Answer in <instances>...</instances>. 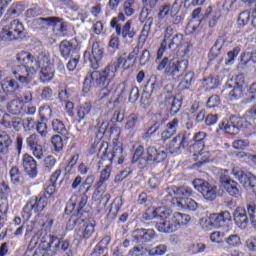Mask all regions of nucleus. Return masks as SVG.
Returning <instances> with one entry per match:
<instances>
[{"mask_svg":"<svg viewBox=\"0 0 256 256\" xmlns=\"http://www.w3.org/2000/svg\"><path fill=\"white\" fill-rule=\"evenodd\" d=\"M139 55V46H135L126 57L125 54L118 56V58L108 64L105 69L97 70L101 67V61L105 56V50L99 45L98 41L92 43L91 51H84V62L89 63L91 69L94 71L88 72L83 81V93H89L93 87H103L107 83V79H115L117 71L122 65L124 71L135 67L137 63V56Z\"/></svg>","mask_w":256,"mask_h":256,"instance_id":"nucleus-1","label":"nucleus"},{"mask_svg":"<svg viewBox=\"0 0 256 256\" xmlns=\"http://www.w3.org/2000/svg\"><path fill=\"white\" fill-rule=\"evenodd\" d=\"M183 39V33L175 32L172 26H167L164 30V37L160 43V47L156 53V61H163V55L167 49L181 47L183 45Z\"/></svg>","mask_w":256,"mask_h":256,"instance_id":"nucleus-2","label":"nucleus"},{"mask_svg":"<svg viewBox=\"0 0 256 256\" xmlns=\"http://www.w3.org/2000/svg\"><path fill=\"white\" fill-rule=\"evenodd\" d=\"M98 157L100 161L98 162L99 167L103 165V161H117L118 165H123L125 162V152L123 151V144H114L113 148H109V143L103 141L99 147Z\"/></svg>","mask_w":256,"mask_h":256,"instance_id":"nucleus-3","label":"nucleus"},{"mask_svg":"<svg viewBox=\"0 0 256 256\" xmlns=\"http://www.w3.org/2000/svg\"><path fill=\"white\" fill-rule=\"evenodd\" d=\"M189 60H179L177 58L164 57L157 64V71H164L165 77H178L183 71H187Z\"/></svg>","mask_w":256,"mask_h":256,"instance_id":"nucleus-4","label":"nucleus"},{"mask_svg":"<svg viewBox=\"0 0 256 256\" xmlns=\"http://www.w3.org/2000/svg\"><path fill=\"white\" fill-rule=\"evenodd\" d=\"M171 217H173V211L169 208H148L143 214V219L151 221L152 219H161L162 222L156 224V228L160 233H167L165 227L171 225Z\"/></svg>","mask_w":256,"mask_h":256,"instance_id":"nucleus-5","label":"nucleus"},{"mask_svg":"<svg viewBox=\"0 0 256 256\" xmlns=\"http://www.w3.org/2000/svg\"><path fill=\"white\" fill-rule=\"evenodd\" d=\"M25 26L19 20H12L9 24L3 26L0 31V41L11 43V41H21L25 39Z\"/></svg>","mask_w":256,"mask_h":256,"instance_id":"nucleus-6","label":"nucleus"},{"mask_svg":"<svg viewBox=\"0 0 256 256\" xmlns=\"http://www.w3.org/2000/svg\"><path fill=\"white\" fill-rule=\"evenodd\" d=\"M89 201L87 192L79 191L78 194H73L70 200L67 202L64 213L66 215H72L71 217H82L83 209Z\"/></svg>","mask_w":256,"mask_h":256,"instance_id":"nucleus-7","label":"nucleus"},{"mask_svg":"<svg viewBox=\"0 0 256 256\" xmlns=\"http://www.w3.org/2000/svg\"><path fill=\"white\" fill-rule=\"evenodd\" d=\"M83 223V226L81 229H79L80 233V239L87 241V239H91L93 236V233H95V225L93 223L89 222V219L83 218V216L80 217H70V219L67 222V229L71 231L74 229L75 226L81 225Z\"/></svg>","mask_w":256,"mask_h":256,"instance_id":"nucleus-8","label":"nucleus"},{"mask_svg":"<svg viewBox=\"0 0 256 256\" xmlns=\"http://www.w3.org/2000/svg\"><path fill=\"white\" fill-rule=\"evenodd\" d=\"M57 244L55 240L45 234H41L38 242V248L34 251L33 256H55Z\"/></svg>","mask_w":256,"mask_h":256,"instance_id":"nucleus-9","label":"nucleus"},{"mask_svg":"<svg viewBox=\"0 0 256 256\" xmlns=\"http://www.w3.org/2000/svg\"><path fill=\"white\" fill-rule=\"evenodd\" d=\"M220 184L222 185L224 191H226L229 197H232V199L239 200L241 197H243V188L239 182L231 179L230 176L221 175Z\"/></svg>","mask_w":256,"mask_h":256,"instance_id":"nucleus-10","label":"nucleus"},{"mask_svg":"<svg viewBox=\"0 0 256 256\" xmlns=\"http://www.w3.org/2000/svg\"><path fill=\"white\" fill-rule=\"evenodd\" d=\"M167 159V152L165 150H157L155 146H150L146 149L144 158L141 159L139 169H145L149 161L153 163H163Z\"/></svg>","mask_w":256,"mask_h":256,"instance_id":"nucleus-11","label":"nucleus"},{"mask_svg":"<svg viewBox=\"0 0 256 256\" xmlns=\"http://www.w3.org/2000/svg\"><path fill=\"white\" fill-rule=\"evenodd\" d=\"M189 137L191 133L187 131L179 132L170 142L168 151L172 155L179 153L183 149H189Z\"/></svg>","mask_w":256,"mask_h":256,"instance_id":"nucleus-12","label":"nucleus"},{"mask_svg":"<svg viewBox=\"0 0 256 256\" xmlns=\"http://www.w3.org/2000/svg\"><path fill=\"white\" fill-rule=\"evenodd\" d=\"M192 185L196 191L201 193L207 201H213L217 197V188L212 186L207 181L201 179H194Z\"/></svg>","mask_w":256,"mask_h":256,"instance_id":"nucleus-13","label":"nucleus"},{"mask_svg":"<svg viewBox=\"0 0 256 256\" xmlns=\"http://www.w3.org/2000/svg\"><path fill=\"white\" fill-rule=\"evenodd\" d=\"M132 23L131 20H128L123 27H121V24L117 23V18L113 17L110 21V27L115 29L117 37H122V39H133V37L137 35V32L131 29Z\"/></svg>","mask_w":256,"mask_h":256,"instance_id":"nucleus-14","label":"nucleus"},{"mask_svg":"<svg viewBox=\"0 0 256 256\" xmlns=\"http://www.w3.org/2000/svg\"><path fill=\"white\" fill-rule=\"evenodd\" d=\"M231 213L229 211H222L220 213H213L210 215L209 219L206 220V229H211L215 227H225L229 221H231Z\"/></svg>","mask_w":256,"mask_h":256,"instance_id":"nucleus-15","label":"nucleus"},{"mask_svg":"<svg viewBox=\"0 0 256 256\" xmlns=\"http://www.w3.org/2000/svg\"><path fill=\"white\" fill-rule=\"evenodd\" d=\"M26 147L37 159L45 157V146L41 144V139L37 134H31L26 138Z\"/></svg>","mask_w":256,"mask_h":256,"instance_id":"nucleus-16","label":"nucleus"},{"mask_svg":"<svg viewBox=\"0 0 256 256\" xmlns=\"http://www.w3.org/2000/svg\"><path fill=\"white\" fill-rule=\"evenodd\" d=\"M243 85H245V77H243V75L236 76L234 85L226 84L225 89H231L228 93L230 101H238V99L243 97Z\"/></svg>","mask_w":256,"mask_h":256,"instance_id":"nucleus-17","label":"nucleus"},{"mask_svg":"<svg viewBox=\"0 0 256 256\" xmlns=\"http://www.w3.org/2000/svg\"><path fill=\"white\" fill-rule=\"evenodd\" d=\"M170 219V224H168L167 227H164V231H167V233H175L178 227H181V225H187V223L191 221V216L181 212H174Z\"/></svg>","mask_w":256,"mask_h":256,"instance_id":"nucleus-18","label":"nucleus"},{"mask_svg":"<svg viewBox=\"0 0 256 256\" xmlns=\"http://www.w3.org/2000/svg\"><path fill=\"white\" fill-rule=\"evenodd\" d=\"M40 231H41V226L39 224V220L31 221L26 226V235H31V233H36L30 240V243L28 244L26 253H31V251H33V249H35V247H37V244H39Z\"/></svg>","mask_w":256,"mask_h":256,"instance_id":"nucleus-19","label":"nucleus"},{"mask_svg":"<svg viewBox=\"0 0 256 256\" xmlns=\"http://www.w3.org/2000/svg\"><path fill=\"white\" fill-rule=\"evenodd\" d=\"M22 167L27 173V175L30 177V179H35L38 175V170H37V160L31 156L29 153H25L22 156Z\"/></svg>","mask_w":256,"mask_h":256,"instance_id":"nucleus-20","label":"nucleus"},{"mask_svg":"<svg viewBox=\"0 0 256 256\" xmlns=\"http://www.w3.org/2000/svg\"><path fill=\"white\" fill-rule=\"evenodd\" d=\"M156 235L155 230L151 228H138L133 231L132 238L135 243H149L152 239H155Z\"/></svg>","mask_w":256,"mask_h":256,"instance_id":"nucleus-21","label":"nucleus"},{"mask_svg":"<svg viewBox=\"0 0 256 256\" xmlns=\"http://www.w3.org/2000/svg\"><path fill=\"white\" fill-rule=\"evenodd\" d=\"M207 141V133L203 131L196 132L192 139L188 137V149L189 151H201L205 149V143Z\"/></svg>","mask_w":256,"mask_h":256,"instance_id":"nucleus-22","label":"nucleus"},{"mask_svg":"<svg viewBox=\"0 0 256 256\" xmlns=\"http://www.w3.org/2000/svg\"><path fill=\"white\" fill-rule=\"evenodd\" d=\"M44 235L53 239L55 244L57 245L55 255H57L58 251H62V253H64V256L74 255L73 249L71 247V242L69 240L59 239V237L49 233H45Z\"/></svg>","mask_w":256,"mask_h":256,"instance_id":"nucleus-23","label":"nucleus"},{"mask_svg":"<svg viewBox=\"0 0 256 256\" xmlns=\"http://www.w3.org/2000/svg\"><path fill=\"white\" fill-rule=\"evenodd\" d=\"M161 104L169 110L170 115L175 116L176 113L181 111L183 102L179 98L168 95L164 97V101Z\"/></svg>","mask_w":256,"mask_h":256,"instance_id":"nucleus-24","label":"nucleus"},{"mask_svg":"<svg viewBox=\"0 0 256 256\" xmlns=\"http://www.w3.org/2000/svg\"><path fill=\"white\" fill-rule=\"evenodd\" d=\"M59 49L63 59H69V57H74L75 55H79V51L77 50V45L67 40H64L60 43Z\"/></svg>","mask_w":256,"mask_h":256,"instance_id":"nucleus-25","label":"nucleus"},{"mask_svg":"<svg viewBox=\"0 0 256 256\" xmlns=\"http://www.w3.org/2000/svg\"><path fill=\"white\" fill-rule=\"evenodd\" d=\"M29 202L34 208V213H43V211L47 209V206L51 205L52 203L48 199L44 198L41 194H39L38 196H32L29 199Z\"/></svg>","mask_w":256,"mask_h":256,"instance_id":"nucleus-26","label":"nucleus"},{"mask_svg":"<svg viewBox=\"0 0 256 256\" xmlns=\"http://www.w3.org/2000/svg\"><path fill=\"white\" fill-rule=\"evenodd\" d=\"M93 109V104L91 102H84L76 107V115L74 117V121L76 123H81V121H85L87 115L91 113Z\"/></svg>","mask_w":256,"mask_h":256,"instance_id":"nucleus-27","label":"nucleus"},{"mask_svg":"<svg viewBox=\"0 0 256 256\" xmlns=\"http://www.w3.org/2000/svg\"><path fill=\"white\" fill-rule=\"evenodd\" d=\"M191 153H194L193 157L196 167H203L205 163L212 161L211 152L205 150V148L202 150L191 151Z\"/></svg>","mask_w":256,"mask_h":256,"instance_id":"nucleus-28","label":"nucleus"},{"mask_svg":"<svg viewBox=\"0 0 256 256\" xmlns=\"http://www.w3.org/2000/svg\"><path fill=\"white\" fill-rule=\"evenodd\" d=\"M123 207V196H117L114 198L112 203L110 204V209L107 214V218L113 221L117 219V215L121 213V208Z\"/></svg>","mask_w":256,"mask_h":256,"instance_id":"nucleus-29","label":"nucleus"},{"mask_svg":"<svg viewBox=\"0 0 256 256\" xmlns=\"http://www.w3.org/2000/svg\"><path fill=\"white\" fill-rule=\"evenodd\" d=\"M38 223L40 224L41 231H51L55 225V214L46 213L39 216Z\"/></svg>","mask_w":256,"mask_h":256,"instance_id":"nucleus-30","label":"nucleus"},{"mask_svg":"<svg viewBox=\"0 0 256 256\" xmlns=\"http://www.w3.org/2000/svg\"><path fill=\"white\" fill-rule=\"evenodd\" d=\"M33 63L36 69H47L48 67H51V55L47 52H40L36 58L34 56Z\"/></svg>","mask_w":256,"mask_h":256,"instance_id":"nucleus-31","label":"nucleus"},{"mask_svg":"<svg viewBox=\"0 0 256 256\" xmlns=\"http://www.w3.org/2000/svg\"><path fill=\"white\" fill-rule=\"evenodd\" d=\"M223 45H225V38L223 36H219L208 54L210 61H215V59L221 55V49H223Z\"/></svg>","mask_w":256,"mask_h":256,"instance_id":"nucleus-32","label":"nucleus"},{"mask_svg":"<svg viewBox=\"0 0 256 256\" xmlns=\"http://www.w3.org/2000/svg\"><path fill=\"white\" fill-rule=\"evenodd\" d=\"M133 149V156L131 163H138L141 165V159H145V156H143V153H145V146H143V143L141 142H135L132 146Z\"/></svg>","mask_w":256,"mask_h":256,"instance_id":"nucleus-33","label":"nucleus"},{"mask_svg":"<svg viewBox=\"0 0 256 256\" xmlns=\"http://www.w3.org/2000/svg\"><path fill=\"white\" fill-rule=\"evenodd\" d=\"M13 144L11 137L7 132H0V155L9 153V147Z\"/></svg>","mask_w":256,"mask_h":256,"instance_id":"nucleus-34","label":"nucleus"},{"mask_svg":"<svg viewBox=\"0 0 256 256\" xmlns=\"http://www.w3.org/2000/svg\"><path fill=\"white\" fill-rule=\"evenodd\" d=\"M16 61L23 67H29V63H35V56L27 51H21L16 55Z\"/></svg>","mask_w":256,"mask_h":256,"instance_id":"nucleus-35","label":"nucleus"},{"mask_svg":"<svg viewBox=\"0 0 256 256\" xmlns=\"http://www.w3.org/2000/svg\"><path fill=\"white\" fill-rule=\"evenodd\" d=\"M51 125L54 133L62 135V137L69 135V130H67V126H65V123L61 121L59 118L53 119Z\"/></svg>","mask_w":256,"mask_h":256,"instance_id":"nucleus-36","label":"nucleus"},{"mask_svg":"<svg viewBox=\"0 0 256 256\" xmlns=\"http://www.w3.org/2000/svg\"><path fill=\"white\" fill-rule=\"evenodd\" d=\"M24 104L19 100H12L7 105V110L11 113V115H25V111H23Z\"/></svg>","mask_w":256,"mask_h":256,"instance_id":"nucleus-37","label":"nucleus"},{"mask_svg":"<svg viewBox=\"0 0 256 256\" xmlns=\"http://www.w3.org/2000/svg\"><path fill=\"white\" fill-rule=\"evenodd\" d=\"M55 193H57V185L48 183L44 185V192L40 195L46 198L50 203H54Z\"/></svg>","mask_w":256,"mask_h":256,"instance_id":"nucleus-38","label":"nucleus"},{"mask_svg":"<svg viewBox=\"0 0 256 256\" xmlns=\"http://www.w3.org/2000/svg\"><path fill=\"white\" fill-rule=\"evenodd\" d=\"M111 177V164L106 165V167L100 173V179L96 182V189H101L105 182L109 181Z\"/></svg>","mask_w":256,"mask_h":256,"instance_id":"nucleus-39","label":"nucleus"},{"mask_svg":"<svg viewBox=\"0 0 256 256\" xmlns=\"http://www.w3.org/2000/svg\"><path fill=\"white\" fill-rule=\"evenodd\" d=\"M193 79H195L194 72L186 73L184 79L178 84V90L186 91L187 89H191V83H193Z\"/></svg>","mask_w":256,"mask_h":256,"instance_id":"nucleus-40","label":"nucleus"},{"mask_svg":"<svg viewBox=\"0 0 256 256\" xmlns=\"http://www.w3.org/2000/svg\"><path fill=\"white\" fill-rule=\"evenodd\" d=\"M147 249V256H163L167 253V245L159 244L158 246H149Z\"/></svg>","mask_w":256,"mask_h":256,"instance_id":"nucleus-41","label":"nucleus"},{"mask_svg":"<svg viewBox=\"0 0 256 256\" xmlns=\"http://www.w3.org/2000/svg\"><path fill=\"white\" fill-rule=\"evenodd\" d=\"M202 87L204 91H211L219 87V80L213 76H208L207 78L202 79Z\"/></svg>","mask_w":256,"mask_h":256,"instance_id":"nucleus-42","label":"nucleus"},{"mask_svg":"<svg viewBox=\"0 0 256 256\" xmlns=\"http://www.w3.org/2000/svg\"><path fill=\"white\" fill-rule=\"evenodd\" d=\"M50 143L55 151V153H61L65 147V143L63 142V137L59 134H55L51 137Z\"/></svg>","mask_w":256,"mask_h":256,"instance_id":"nucleus-43","label":"nucleus"},{"mask_svg":"<svg viewBox=\"0 0 256 256\" xmlns=\"http://www.w3.org/2000/svg\"><path fill=\"white\" fill-rule=\"evenodd\" d=\"M38 113L40 121H49L53 117V109H51L49 104L40 106Z\"/></svg>","mask_w":256,"mask_h":256,"instance_id":"nucleus-44","label":"nucleus"},{"mask_svg":"<svg viewBox=\"0 0 256 256\" xmlns=\"http://www.w3.org/2000/svg\"><path fill=\"white\" fill-rule=\"evenodd\" d=\"M23 11H25V5H23V3L21 2H15L7 10L6 15H8L9 17H13V15L19 17V15L23 13Z\"/></svg>","mask_w":256,"mask_h":256,"instance_id":"nucleus-45","label":"nucleus"},{"mask_svg":"<svg viewBox=\"0 0 256 256\" xmlns=\"http://www.w3.org/2000/svg\"><path fill=\"white\" fill-rule=\"evenodd\" d=\"M180 209H188V211H197V202L191 198H182L178 203Z\"/></svg>","mask_w":256,"mask_h":256,"instance_id":"nucleus-46","label":"nucleus"},{"mask_svg":"<svg viewBox=\"0 0 256 256\" xmlns=\"http://www.w3.org/2000/svg\"><path fill=\"white\" fill-rule=\"evenodd\" d=\"M40 73V81H42V83H49V81H53V77H55V72L51 66L40 69Z\"/></svg>","mask_w":256,"mask_h":256,"instance_id":"nucleus-47","label":"nucleus"},{"mask_svg":"<svg viewBox=\"0 0 256 256\" xmlns=\"http://www.w3.org/2000/svg\"><path fill=\"white\" fill-rule=\"evenodd\" d=\"M176 195L179 200L189 199V197H193V189L189 186H180L176 189Z\"/></svg>","mask_w":256,"mask_h":256,"instance_id":"nucleus-48","label":"nucleus"},{"mask_svg":"<svg viewBox=\"0 0 256 256\" xmlns=\"http://www.w3.org/2000/svg\"><path fill=\"white\" fill-rule=\"evenodd\" d=\"M157 89H159L157 77L151 76L144 85V91L153 94L155 91H157Z\"/></svg>","mask_w":256,"mask_h":256,"instance_id":"nucleus-49","label":"nucleus"},{"mask_svg":"<svg viewBox=\"0 0 256 256\" xmlns=\"http://www.w3.org/2000/svg\"><path fill=\"white\" fill-rule=\"evenodd\" d=\"M241 53V46H236L232 50L227 52V57L226 59V65H233L235 63V59L239 56Z\"/></svg>","mask_w":256,"mask_h":256,"instance_id":"nucleus-50","label":"nucleus"},{"mask_svg":"<svg viewBox=\"0 0 256 256\" xmlns=\"http://www.w3.org/2000/svg\"><path fill=\"white\" fill-rule=\"evenodd\" d=\"M10 181L13 185H18V183H21V170H19V167L13 166L10 171Z\"/></svg>","mask_w":256,"mask_h":256,"instance_id":"nucleus-51","label":"nucleus"},{"mask_svg":"<svg viewBox=\"0 0 256 256\" xmlns=\"http://www.w3.org/2000/svg\"><path fill=\"white\" fill-rule=\"evenodd\" d=\"M108 81V82H107ZM111 81H113V79H107L106 80V85L105 87L101 88L98 91V99L99 101H103V99H107L109 97V95H111V89L109 87H111Z\"/></svg>","mask_w":256,"mask_h":256,"instance_id":"nucleus-52","label":"nucleus"},{"mask_svg":"<svg viewBox=\"0 0 256 256\" xmlns=\"http://www.w3.org/2000/svg\"><path fill=\"white\" fill-rule=\"evenodd\" d=\"M33 211H35V208L28 200L22 209V219H24V221H29V219L33 217Z\"/></svg>","mask_w":256,"mask_h":256,"instance_id":"nucleus-53","label":"nucleus"},{"mask_svg":"<svg viewBox=\"0 0 256 256\" xmlns=\"http://www.w3.org/2000/svg\"><path fill=\"white\" fill-rule=\"evenodd\" d=\"M36 21L37 23H47V25L51 27H55L58 23H61L63 19L57 16H50L46 18H43V17L37 18Z\"/></svg>","mask_w":256,"mask_h":256,"instance_id":"nucleus-54","label":"nucleus"},{"mask_svg":"<svg viewBox=\"0 0 256 256\" xmlns=\"http://www.w3.org/2000/svg\"><path fill=\"white\" fill-rule=\"evenodd\" d=\"M136 125H139V116L132 113L126 118L125 129L133 130Z\"/></svg>","mask_w":256,"mask_h":256,"instance_id":"nucleus-55","label":"nucleus"},{"mask_svg":"<svg viewBox=\"0 0 256 256\" xmlns=\"http://www.w3.org/2000/svg\"><path fill=\"white\" fill-rule=\"evenodd\" d=\"M47 123H49V121L40 120L36 122V131L41 137H47L49 134Z\"/></svg>","mask_w":256,"mask_h":256,"instance_id":"nucleus-56","label":"nucleus"},{"mask_svg":"<svg viewBox=\"0 0 256 256\" xmlns=\"http://www.w3.org/2000/svg\"><path fill=\"white\" fill-rule=\"evenodd\" d=\"M55 165H57V159L53 155H48L44 159V171L51 173V171H53Z\"/></svg>","mask_w":256,"mask_h":256,"instance_id":"nucleus-57","label":"nucleus"},{"mask_svg":"<svg viewBox=\"0 0 256 256\" xmlns=\"http://www.w3.org/2000/svg\"><path fill=\"white\" fill-rule=\"evenodd\" d=\"M140 19L144 25H148L149 27H153V16L151 15V12L149 9L142 10L140 14Z\"/></svg>","mask_w":256,"mask_h":256,"instance_id":"nucleus-58","label":"nucleus"},{"mask_svg":"<svg viewBox=\"0 0 256 256\" xmlns=\"http://www.w3.org/2000/svg\"><path fill=\"white\" fill-rule=\"evenodd\" d=\"M94 181H95L94 175L87 176L85 181H83L82 184L80 185L79 191H84L85 193H89V191H91V186L93 185Z\"/></svg>","mask_w":256,"mask_h":256,"instance_id":"nucleus-59","label":"nucleus"},{"mask_svg":"<svg viewBox=\"0 0 256 256\" xmlns=\"http://www.w3.org/2000/svg\"><path fill=\"white\" fill-rule=\"evenodd\" d=\"M150 33L151 26H149V24L144 25L138 37V43L145 45V41H147V39L149 38Z\"/></svg>","mask_w":256,"mask_h":256,"instance_id":"nucleus-60","label":"nucleus"},{"mask_svg":"<svg viewBox=\"0 0 256 256\" xmlns=\"http://www.w3.org/2000/svg\"><path fill=\"white\" fill-rule=\"evenodd\" d=\"M127 256H147V248L144 246H134L128 251Z\"/></svg>","mask_w":256,"mask_h":256,"instance_id":"nucleus-61","label":"nucleus"},{"mask_svg":"<svg viewBox=\"0 0 256 256\" xmlns=\"http://www.w3.org/2000/svg\"><path fill=\"white\" fill-rule=\"evenodd\" d=\"M251 17V13L247 10L242 11L237 19V25L238 27H245V25H247V23H249V19Z\"/></svg>","mask_w":256,"mask_h":256,"instance_id":"nucleus-62","label":"nucleus"},{"mask_svg":"<svg viewBox=\"0 0 256 256\" xmlns=\"http://www.w3.org/2000/svg\"><path fill=\"white\" fill-rule=\"evenodd\" d=\"M133 5H135V0H126L123 4V11L127 17H131L135 14V8H133Z\"/></svg>","mask_w":256,"mask_h":256,"instance_id":"nucleus-63","label":"nucleus"},{"mask_svg":"<svg viewBox=\"0 0 256 256\" xmlns=\"http://www.w3.org/2000/svg\"><path fill=\"white\" fill-rule=\"evenodd\" d=\"M229 247H239L241 245V237L237 234H232L225 239Z\"/></svg>","mask_w":256,"mask_h":256,"instance_id":"nucleus-64","label":"nucleus"}]
</instances>
